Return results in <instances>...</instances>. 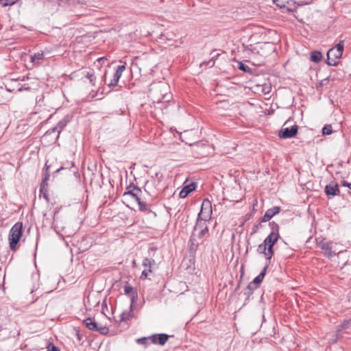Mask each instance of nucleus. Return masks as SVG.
I'll list each match as a JSON object with an SVG mask.
<instances>
[{"instance_id":"obj_1","label":"nucleus","mask_w":351,"mask_h":351,"mask_svg":"<svg viewBox=\"0 0 351 351\" xmlns=\"http://www.w3.org/2000/svg\"><path fill=\"white\" fill-rule=\"evenodd\" d=\"M169 87L167 84L160 83L149 90L154 101L159 104L169 102L173 99V95L169 92Z\"/></svg>"},{"instance_id":"obj_2","label":"nucleus","mask_w":351,"mask_h":351,"mask_svg":"<svg viewBox=\"0 0 351 351\" xmlns=\"http://www.w3.org/2000/svg\"><path fill=\"white\" fill-rule=\"evenodd\" d=\"M271 45L269 43H263L252 51V64L254 65H262L264 64L265 58L272 51Z\"/></svg>"},{"instance_id":"obj_3","label":"nucleus","mask_w":351,"mask_h":351,"mask_svg":"<svg viewBox=\"0 0 351 351\" xmlns=\"http://www.w3.org/2000/svg\"><path fill=\"white\" fill-rule=\"evenodd\" d=\"M271 229L270 234L265 238L264 242L267 246V259H271L274 255L273 246L280 238L279 226L274 221L269 223Z\"/></svg>"},{"instance_id":"obj_4","label":"nucleus","mask_w":351,"mask_h":351,"mask_svg":"<svg viewBox=\"0 0 351 351\" xmlns=\"http://www.w3.org/2000/svg\"><path fill=\"white\" fill-rule=\"evenodd\" d=\"M344 49V40H340L335 47L327 52L326 64L329 66H337L341 58Z\"/></svg>"},{"instance_id":"obj_5","label":"nucleus","mask_w":351,"mask_h":351,"mask_svg":"<svg viewBox=\"0 0 351 351\" xmlns=\"http://www.w3.org/2000/svg\"><path fill=\"white\" fill-rule=\"evenodd\" d=\"M23 230V223L21 222L16 223L10 229L9 234L10 247L12 250H15L16 245L19 243Z\"/></svg>"},{"instance_id":"obj_6","label":"nucleus","mask_w":351,"mask_h":351,"mask_svg":"<svg viewBox=\"0 0 351 351\" xmlns=\"http://www.w3.org/2000/svg\"><path fill=\"white\" fill-rule=\"evenodd\" d=\"M315 241L317 245L323 250L324 255L328 258L335 256L337 254L341 252H336V250L335 249V245L332 242H326L324 239L319 238L315 239Z\"/></svg>"},{"instance_id":"obj_7","label":"nucleus","mask_w":351,"mask_h":351,"mask_svg":"<svg viewBox=\"0 0 351 351\" xmlns=\"http://www.w3.org/2000/svg\"><path fill=\"white\" fill-rule=\"evenodd\" d=\"M290 120H287L282 125L281 130L278 132V136L280 138H290L296 135L298 133V127L297 125L293 124L289 125Z\"/></svg>"},{"instance_id":"obj_8","label":"nucleus","mask_w":351,"mask_h":351,"mask_svg":"<svg viewBox=\"0 0 351 351\" xmlns=\"http://www.w3.org/2000/svg\"><path fill=\"white\" fill-rule=\"evenodd\" d=\"M212 212L211 202L208 199H205L202 203L201 210L197 217L202 218L204 220H209L211 217Z\"/></svg>"},{"instance_id":"obj_9","label":"nucleus","mask_w":351,"mask_h":351,"mask_svg":"<svg viewBox=\"0 0 351 351\" xmlns=\"http://www.w3.org/2000/svg\"><path fill=\"white\" fill-rule=\"evenodd\" d=\"M207 221L208 220H204L202 218L197 217L196 224L193 228V232L190 237V242H191V243L193 245H197L199 244V242L196 239L195 232H197L198 230H201V229L206 230V228H208V226L206 223Z\"/></svg>"},{"instance_id":"obj_10","label":"nucleus","mask_w":351,"mask_h":351,"mask_svg":"<svg viewBox=\"0 0 351 351\" xmlns=\"http://www.w3.org/2000/svg\"><path fill=\"white\" fill-rule=\"evenodd\" d=\"M273 1L284 12H293L296 10V3L293 0H273Z\"/></svg>"},{"instance_id":"obj_11","label":"nucleus","mask_w":351,"mask_h":351,"mask_svg":"<svg viewBox=\"0 0 351 351\" xmlns=\"http://www.w3.org/2000/svg\"><path fill=\"white\" fill-rule=\"evenodd\" d=\"M155 261L152 258H145L143 261V266L145 269L142 271L141 278H147L149 274L152 273V267L155 265Z\"/></svg>"},{"instance_id":"obj_12","label":"nucleus","mask_w":351,"mask_h":351,"mask_svg":"<svg viewBox=\"0 0 351 351\" xmlns=\"http://www.w3.org/2000/svg\"><path fill=\"white\" fill-rule=\"evenodd\" d=\"M126 63L123 62V64L118 66L116 71L113 75V78L110 82L108 84L109 87H114L117 85V83L122 75L123 72L125 70Z\"/></svg>"},{"instance_id":"obj_13","label":"nucleus","mask_w":351,"mask_h":351,"mask_svg":"<svg viewBox=\"0 0 351 351\" xmlns=\"http://www.w3.org/2000/svg\"><path fill=\"white\" fill-rule=\"evenodd\" d=\"M124 293L125 295H128L131 300V306L133 304H134L138 299V293L136 290H134V288L129 284H126L124 286Z\"/></svg>"},{"instance_id":"obj_14","label":"nucleus","mask_w":351,"mask_h":351,"mask_svg":"<svg viewBox=\"0 0 351 351\" xmlns=\"http://www.w3.org/2000/svg\"><path fill=\"white\" fill-rule=\"evenodd\" d=\"M324 192L328 196L335 197L339 194L338 184L335 182H330L325 186Z\"/></svg>"},{"instance_id":"obj_15","label":"nucleus","mask_w":351,"mask_h":351,"mask_svg":"<svg viewBox=\"0 0 351 351\" xmlns=\"http://www.w3.org/2000/svg\"><path fill=\"white\" fill-rule=\"evenodd\" d=\"M149 339L154 344H159L163 346L167 341L169 339V335L165 333H161L159 335H152Z\"/></svg>"},{"instance_id":"obj_16","label":"nucleus","mask_w":351,"mask_h":351,"mask_svg":"<svg viewBox=\"0 0 351 351\" xmlns=\"http://www.w3.org/2000/svg\"><path fill=\"white\" fill-rule=\"evenodd\" d=\"M280 210V208L279 206H274L273 208L268 209L265 212L261 221L267 222L269 221L275 215L278 214Z\"/></svg>"},{"instance_id":"obj_17","label":"nucleus","mask_w":351,"mask_h":351,"mask_svg":"<svg viewBox=\"0 0 351 351\" xmlns=\"http://www.w3.org/2000/svg\"><path fill=\"white\" fill-rule=\"evenodd\" d=\"M65 119H62V121H60L56 127H54L53 128H52L51 130H48L46 133H45V136H48V135H50L52 133H54L56 132H58V136H59L60 133L61 132V131L64 129V128L66 126V121H64Z\"/></svg>"},{"instance_id":"obj_18","label":"nucleus","mask_w":351,"mask_h":351,"mask_svg":"<svg viewBox=\"0 0 351 351\" xmlns=\"http://www.w3.org/2000/svg\"><path fill=\"white\" fill-rule=\"evenodd\" d=\"M195 189V186L194 183L186 185L183 187L181 191L179 193V196L180 198L186 197L191 192Z\"/></svg>"},{"instance_id":"obj_19","label":"nucleus","mask_w":351,"mask_h":351,"mask_svg":"<svg viewBox=\"0 0 351 351\" xmlns=\"http://www.w3.org/2000/svg\"><path fill=\"white\" fill-rule=\"evenodd\" d=\"M84 324L87 328L95 331L97 329V324L90 317H88L84 320Z\"/></svg>"},{"instance_id":"obj_20","label":"nucleus","mask_w":351,"mask_h":351,"mask_svg":"<svg viewBox=\"0 0 351 351\" xmlns=\"http://www.w3.org/2000/svg\"><path fill=\"white\" fill-rule=\"evenodd\" d=\"M82 74L84 75L88 80L90 84L92 86L95 85L96 77L95 75V73L93 71L82 72Z\"/></svg>"},{"instance_id":"obj_21","label":"nucleus","mask_w":351,"mask_h":351,"mask_svg":"<svg viewBox=\"0 0 351 351\" xmlns=\"http://www.w3.org/2000/svg\"><path fill=\"white\" fill-rule=\"evenodd\" d=\"M44 58V53L43 52H38L31 56V62L34 64H39L40 61L43 60Z\"/></svg>"},{"instance_id":"obj_22","label":"nucleus","mask_w":351,"mask_h":351,"mask_svg":"<svg viewBox=\"0 0 351 351\" xmlns=\"http://www.w3.org/2000/svg\"><path fill=\"white\" fill-rule=\"evenodd\" d=\"M267 267H265L263 271L253 280V282L258 286L262 282L265 274H266Z\"/></svg>"},{"instance_id":"obj_23","label":"nucleus","mask_w":351,"mask_h":351,"mask_svg":"<svg viewBox=\"0 0 351 351\" xmlns=\"http://www.w3.org/2000/svg\"><path fill=\"white\" fill-rule=\"evenodd\" d=\"M322 53L319 51H314L311 52V60L314 62H319L322 59Z\"/></svg>"},{"instance_id":"obj_24","label":"nucleus","mask_w":351,"mask_h":351,"mask_svg":"<svg viewBox=\"0 0 351 351\" xmlns=\"http://www.w3.org/2000/svg\"><path fill=\"white\" fill-rule=\"evenodd\" d=\"M257 252L260 254H264L265 257L267 258V246L265 243L263 241V243L260 244L258 246Z\"/></svg>"},{"instance_id":"obj_25","label":"nucleus","mask_w":351,"mask_h":351,"mask_svg":"<svg viewBox=\"0 0 351 351\" xmlns=\"http://www.w3.org/2000/svg\"><path fill=\"white\" fill-rule=\"evenodd\" d=\"M349 325V321H345L343 324L339 325L337 327L336 332H337V338L339 337V332H341L343 330L348 328V326Z\"/></svg>"},{"instance_id":"obj_26","label":"nucleus","mask_w":351,"mask_h":351,"mask_svg":"<svg viewBox=\"0 0 351 351\" xmlns=\"http://www.w3.org/2000/svg\"><path fill=\"white\" fill-rule=\"evenodd\" d=\"M322 133L323 136L331 134L332 133V125L330 124L325 125L322 130Z\"/></svg>"},{"instance_id":"obj_27","label":"nucleus","mask_w":351,"mask_h":351,"mask_svg":"<svg viewBox=\"0 0 351 351\" xmlns=\"http://www.w3.org/2000/svg\"><path fill=\"white\" fill-rule=\"evenodd\" d=\"M341 269L343 273H348L349 275H351V262L345 263L341 267Z\"/></svg>"},{"instance_id":"obj_28","label":"nucleus","mask_w":351,"mask_h":351,"mask_svg":"<svg viewBox=\"0 0 351 351\" xmlns=\"http://www.w3.org/2000/svg\"><path fill=\"white\" fill-rule=\"evenodd\" d=\"M197 232H198V234H197L198 239L199 241H202L205 235L206 234H208V228H206V230H204V229L198 230Z\"/></svg>"},{"instance_id":"obj_29","label":"nucleus","mask_w":351,"mask_h":351,"mask_svg":"<svg viewBox=\"0 0 351 351\" xmlns=\"http://www.w3.org/2000/svg\"><path fill=\"white\" fill-rule=\"evenodd\" d=\"M19 0H0V4L3 7L10 6L16 3Z\"/></svg>"},{"instance_id":"obj_30","label":"nucleus","mask_w":351,"mask_h":351,"mask_svg":"<svg viewBox=\"0 0 351 351\" xmlns=\"http://www.w3.org/2000/svg\"><path fill=\"white\" fill-rule=\"evenodd\" d=\"M138 204V207H139V210H141V211H147L148 210V208H147V206L146 204V203L145 202H143L141 200V197L139 198V200H136V201Z\"/></svg>"},{"instance_id":"obj_31","label":"nucleus","mask_w":351,"mask_h":351,"mask_svg":"<svg viewBox=\"0 0 351 351\" xmlns=\"http://www.w3.org/2000/svg\"><path fill=\"white\" fill-rule=\"evenodd\" d=\"M95 331L99 332L101 335H107L109 332V329L106 326H97V329Z\"/></svg>"},{"instance_id":"obj_32","label":"nucleus","mask_w":351,"mask_h":351,"mask_svg":"<svg viewBox=\"0 0 351 351\" xmlns=\"http://www.w3.org/2000/svg\"><path fill=\"white\" fill-rule=\"evenodd\" d=\"M124 196L130 195L134 199L135 201L139 200L140 197H137V194L134 192V190L125 191L123 193Z\"/></svg>"},{"instance_id":"obj_33","label":"nucleus","mask_w":351,"mask_h":351,"mask_svg":"<svg viewBox=\"0 0 351 351\" xmlns=\"http://www.w3.org/2000/svg\"><path fill=\"white\" fill-rule=\"evenodd\" d=\"M239 69H241V71H243L245 72H248V73L250 72L251 69L248 66L245 65V64H243L241 62H239Z\"/></svg>"},{"instance_id":"obj_34","label":"nucleus","mask_w":351,"mask_h":351,"mask_svg":"<svg viewBox=\"0 0 351 351\" xmlns=\"http://www.w3.org/2000/svg\"><path fill=\"white\" fill-rule=\"evenodd\" d=\"M130 313L129 312H127V311L123 312L120 315V317H121L120 321L121 322L125 321L130 318Z\"/></svg>"},{"instance_id":"obj_35","label":"nucleus","mask_w":351,"mask_h":351,"mask_svg":"<svg viewBox=\"0 0 351 351\" xmlns=\"http://www.w3.org/2000/svg\"><path fill=\"white\" fill-rule=\"evenodd\" d=\"M258 287V286L256 284H254L253 282H251L247 287V289H249L252 291V292L254 290L256 289Z\"/></svg>"},{"instance_id":"obj_36","label":"nucleus","mask_w":351,"mask_h":351,"mask_svg":"<svg viewBox=\"0 0 351 351\" xmlns=\"http://www.w3.org/2000/svg\"><path fill=\"white\" fill-rule=\"evenodd\" d=\"M47 185H48L47 182H44L43 180H42V182L40 184V193H43V191L46 189V186Z\"/></svg>"},{"instance_id":"obj_37","label":"nucleus","mask_w":351,"mask_h":351,"mask_svg":"<svg viewBox=\"0 0 351 351\" xmlns=\"http://www.w3.org/2000/svg\"><path fill=\"white\" fill-rule=\"evenodd\" d=\"M148 339H149V338H147V337H142V338L138 339H137V342H138L139 344H146V343H147V342L148 341Z\"/></svg>"},{"instance_id":"obj_38","label":"nucleus","mask_w":351,"mask_h":351,"mask_svg":"<svg viewBox=\"0 0 351 351\" xmlns=\"http://www.w3.org/2000/svg\"><path fill=\"white\" fill-rule=\"evenodd\" d=\"M132 190H134V192L137 194V197H140V195L142 193L141 190L138 187L135 186L134 187H132Z\"/></svg>"},{"instance_id":"obj_39","label":"nucleus","mask_w":351,"mask_h":351,"mask_svg":"<svg viewBox=\"0 0 351 351\" xmlns=\"http://www.w3.org/2000/svg\"><path fill=\"white\" fill-rule=\"evenodd\" d=\"M341 185L343 186L348 187L351 191V182H347L346 180H342L341 181Z\"/></svg>"},{"instance_id":"obj_40","label":"nucleus","mask_w":351,"mask_h":351,"mask_svg":"<svg viewBox=\"0 0 351 351\" xmlns=\"http://www.w3.org/2000/svg\"><path fill=\"white\" fill-rule=\"evenodd\" d=\"M328 82H329V79H328V77H326V78L321 80V82L319 83V85L320 86H325V85L328 84Z\"/></svg>"},{"instance_id":"obj_41","label":"nucleus","mask_w":351,"mask_h":351,"mask_svg":"<svg viewBox=\"0 0 351 351\" xmlns=\"http://www.w3.org/2000/svg\"><path fill=\"white\" fill-rule=\"evenodd\" d=\"M49 177H50V173L49 172H46L44 175V177L43 178L42 180H43L44 182H48L49 179Z\"/></svg>"},{"instance_id":"obj_42","label":"nucleus","mask_w":351,"mask_h":351,"mask_svg":"<svg viewBox=\"0 0 351 351\" xmlns=\"http://www.w3.org/2000/svg\"><path fill=\"white\" fill-rule=\"evenodd\" d=\"M252 293H253V292L252 291L247 289H246L245 291L244 292V295H246L247 299H248Z\"/></svg>"},{"instance_id":"obj_43","label":"nucleus","mask_w":351,"mask_h":351,"mask_svg":"<svg viewBox=\"0 0 351 351\" xmlns=\"http://www.w3.org/2000/svg\"><path fill=\"white\" fill-rule=\"evenodd\" d=\"M40 194H43V197L47 199L48 200V196H47V189H45L43 193H40Z\"/></svg>"},{"instance_id":"obj_44","label":"nucleus","mask_w":351,"mask_h":351,"mask_svg":"<svg viewBox=\"0 0 351 351\" xmlns=\"http://www.w3.org/2000/svg\"><path fill=\"white\" fill-rule=\"evenodd\" d=\"M49 165H47V162L45 163V167H44V174L46 172H49Z\"/></svg>"},{"instance_id":"obj_45","label":"nucleus","mask_w":351,"mask_h":351,"mask_svg":"<svg viewBox=\"0 0 351 351\" xmlns=\"http://www.w3.org/2000/svg\"><path fill=\"white\" fill-rule=\"evenodd\" d=\"M29 88V87H24V86H21L20 87L19 89H18V91H21L23 90H28Z\"/></svg>"},{"instance_id":"obj_46","label":"nucleus","mask_w":351,"mask_h":351,"mask_svg":"<svg viewBox=\"0 0 351 351\" xmlns=\"http://www.w3.org/2000/svg\"><path fill=\"white\" fill-rule=\"evenodd\" d=\"M132 187H134V185L130 184V186H128L127 187V189H126V191H132Z\"/></svg>"},{"instance_id":"obj_47","label":"nucleus","mask_w":351,"mask_h":351,"mask_svg":"<svg viewBox=\"0 0 351 351\" xmlns=\"http://www.w3.org/2000/svg\"><path fill=\"white\" fill-rule=\"evenodd\" d=\"M104 59H105V58H104V57H101V58H98V60H98V61H103V60H104Z\"/></svg>"},{"instance_id":"obj_48","label":"nucleus","mask_w":351,"mask_h":351,"mask_svg":"<svg viewBox=\"0 0 351 351\" xmlns=\"http://www.w3.org/2000/svg\"><path fill=\"white\" fill-rule=\"evenodd\" d=\"M106 73H107V71L105 72L104 76H103V78H105L106 77Z\"/></svg>"},{"instance_id":"obj_49","label":"nucleus","mask_w":351,"mask_h":351,"mask_svg":"<svg viewBox=\"0 0 351 351\" xmlns=\"http://www.w3.org/2000/svg\"><path fill=\"white\" fill-rule=\"evenodd\" d=\"M311 237L308 239V242L311 240Z\"/></svg>"}]
</instances>
